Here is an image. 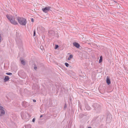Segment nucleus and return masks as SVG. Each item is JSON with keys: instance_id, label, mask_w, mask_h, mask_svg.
Returning <instances> with one entry per match:
<instances>
[{"instance_id": "nucleus-1", "label": "nucleus", "mask_w": 128, "mask_h": 128, "mask_svg": "<svg viewBox=\"0 0 128 128\" xmlns=\"http://www.w3.org/2000/svg\"><path fill=\"white\" fill-rule=\"evenodd\" d=\"M6 16L12 24L14 25H16L18 24L17 22L15 20V18L14 16H9L8 15H7Z\"/></svg>"}, {"instance_id": "nucleus-6", "label": "nucleus", "mask_w": 128, "mask_h": 128, "mask_svg": "<svg viewBox=\"0 0 128 128\" xmlns=\"http://www.w3.org/2000/svg\"><path fill=\"white\" fill-rule=\"evenodd\" d=\"M9 79V77L8 76H5V78L4 79V82H6L8 81Z\"/></svg>"}, {"instance_id": "nucleus-12", "label": "nucleus", "mask_w": 128, "mask_h": 128, "mask_svg": "<svg viewBox=\"0 0 128 128\" xmlns=\"http://www.w3.org/2000/svg\"><path fill=\"white\" fill-rule=\"evenodd\" d=\"M102 56H101L100 57V59L99 61V63H100L102 62Z\"/></svg>"}, {"instance_id": "nucleus-3", "label": "nucleus", "mask_w": 128, "mask_h": 128, "mask_svg": "<svg viewBox=\"0 0 128 128\" xmlns=\"http://www.w3.org/2000/svg\"><path fill=\"white\" fill-rule=\"evenodd\" d=\"M50 7H46L44 8H42V10L44 12L47 13L50 10Z\"/></svg>"}, {"instance_id": "nucleus-16", "label": "nucleus", "mask_w": 128, "mask_h": 128, "mask_svg": "<svg viewBox=\"0 0 128 128\" xmlns=\"http://www.w3.org/2000/svg\"><path fill=\"white\" fill-rule=\"evenodd\" d=\"M6 74L8 75H10L12 74L11 73L7 72L6 73Z\"/></svg>"}, {"instance_id": "nucleus-15", "label": "nucleus", "mask_w": 128, "mask_h": 128, "mask_svg": "<svg viewBox=\"0 0 128 128\" xmlns=\"http://www.w3.org/2000/svg\"><path fill=\"white\" fill-rule=\"evenodd\" d=\"M58 45H55V47L54 48L55 49H56L58 48Z\"/></svg>"}, {"instance_id": "nucleus-23", "label": "nucleus", "mask_w": 128, "mask_h": 128, "mask_svg": "<svg viewBox=\"0 0 128 128\" xmlns=\"http://www.w3.org/2000/svg\"><path fill=\"white\" fill-rule=\"evenodd\" d=\"M42 115H41L40 116V118H41V117H42Z\"/></svg>"}, {"instance_id": "nucleus-19", "label": "nucleus", "mask_w": 128, "mask_h": 128, "mask_svg": "<svg viewBox=\"0 0 128 128\" xmlns=\"http://www.w3.org/2000/svg\"><path fill=\"white\" fill-rule=\"evenodd\" d=\"M35 121V118H34L32 119V121L33 122H34Z\"/></svg>"}, {"instance_id": "nucleus-20", "label": "nucleus", "mask_w": 128, "mask_h": 128, "mask_svg": "<svg viewBox=\"0 0 128 128\" xmlns=\"http://www.w3.org/2000/svg\"><path fill=\"white\" fill-rule=\"evenodd\" d=\"M31 21L32 22H33L34 21V19L33 18H31Z\"/></svg>"}, {"instance_id": "nucleus-2", "label": "nucleus", "mask_w": 128, "mask_h": 128, "mask_svg": "<svg viewBox=\"0 0 128 128\" xmlns=\"http://www.w3.org/2000/svg\"><path fill=\"white\" fill-rule=\"evenodd\" d=\"M17 19L19 23L21 25L24 26L26 24V20L23 18L18 17Z\"/></svg>"}, {"instance_id": "nucleus-4", "label": "nucleus", "mask_w": 128, "mask_h": 128, "mask_svg": "<svg viewBox=\"0 0 128 128\" xmlns=\"http://www.w3.org/2000/svg\"><path fill=\"white\" fill-rule=\"evenodd\" d=\"M106 82L108 85H109L110 83V81L109 78L108 76H107L106 77Z\"/></svg>"}, {"instance_id": "nucleus-21", "label": "nucleus", "mask_w": 128, "mask_h": 128, "mask_svg": "<svg viewBox=\"0 0 128 128\" xmlns=\"http://www.w3.org/2000/svg\"><path fill=\"white\" fill-rule=\"evenodd\" d=\"M67 107L66 105V104H65L64 108H66Z\"/></svg>"}, {"instance_id": "nucleus-25", "label": "nucleus", "mask_w": 128, "mask_h": 128, "mask_svg": "<svg viewBox=\"0 0 128 128\" xmlns=\"http://www.w3.org/2000/svg\"><path fill=\"white\" fill-rule=\"evenodd\" d=\"M118 8H119V7L118 6L117 7Z\"/></svg>"}, {"instance_id": "nucleus-8", "label": "nucleus", "mask_w": 128, "mask_h": 128, "mask_svg": "<svg viewBox=\"0 0 128 128\" xmlns=\"http://www.w3.org/2000/svg\"><path fill=\"white\" fill-rule=\"evenodd\" d=\"M97 105V104H94L93 105V106H94V107H96H96H95V106H96V105ZM98 109H100L101 107H100V106H99L98 108V107L97 108H96V110H97Z\"/></svg>"}, {"instance_id": "nucleus-7", "label": "nucleus", "mask_w": 128, "mask_h": 128, "mask_svg": "<svg viewBox=\"0 0 128 128\" xmlns=\"http://www.w3.org/2000/svg\"><path fill=\"white\" fill-rule=\"evenodd\" d=\"M20 60L21 61V64L24 65L26 64V62L22 58H21L20 59Z\"/></svg>"}, {"instance_id": "nucleus-10", "label": "nucleus", "mask_w": 128, "mask_h": 128, "mask_svg": "<svg viewBox=\"0 0 128 128\" xmlns=\"http://www.w3.org/2000/svg\"><path fill=\"white\" fill-rule=\"evenodd\" d=\"M49 33L50 34H51L52 35H54V32L53 31H50L49 32Z\"/></svg>"}, {"instance_id": "nucleus-11", "label": "nucleus", "mask_w": 128, "mask_h": 128, "mask_svg": "<svg viewBox=\"0 0 128 128\" xmlns=\"http://www.w3.org/2000/svg\"><path fill=\"white\" fill-rule=\"evenodd\" d=\"M73 57V56L72 54H70L69 57L68 58V60H70L71 58H72Z\"/></svg>"}, {"instance_id": "nucleus-22", "label": "nucleus", "mask_w": 128, "mask_h": 128, "mask_svg": "<svg viewBox=\"0 0 128 128\" xmlns=\"http://www.w3.org/2000/svg\"><path fill=\"white\" fill-rule=\"evenodd\" d=\"M33 101L34 102H36V100H33Z\"/></svg>"}, {"instance_id": "nucleus-14", "label": "nucleus", "mask_w": 128, "mask_h": 128, "mask_svg": "<svg viewBox=\"0 0 128 128\" xmlns=\"http://www.w3.org/2000/svg\"><path fill=\"white\" fill-rule=\"evenodd\" d=\"M65 65L67 67H68L69 66V64L68 63H66V62L65 63Z\"/></svg>"}, {"instance_id": "nucleus-13", "label": "nucleus", "mask_w": 128, "mask_h": 128, "mask_svg": "<svg viewBox=\"0 0 128 128\" xmlns=\"http://www.w3.org/2000/svg\"><path fill=\"white\" fill-rule=\"evenodd\" d=\"M3 40V39L2 38L1 34H0V43Z\"/></svg>"}, {"instance_id": "nucleus-9", "label": "nucleus", "mask_w": 128, "mask_h": 128, "mask_svg": "<svg viewBox=\"0 0 128 128\" xmlns=\"http://www.w3.org/2000/svg\"><path fill=\"white\" fill-rule=\"evenodd\" d=\"M86 108L87 110H89L90 109V108L88 105H87L86 106Z\"/></svg>"}, {"instance_id": "nucleus-24", "label": "nucleus", "mask_w": 128, "mask_h": 128, "mask_svg": "<svg viewBox=\"0 0 128 128\" xmlns=\"http://www.w3.org/2000/svg\"><path fill=\"white\" fill-rule=\"evenodd\" d=\"M88 128H92L91 127H89Z\"/></svg>"}, {"instance_id": "nucleus-18", "label": "nucleus", "mask_w": 128, "mask_h": 128, "mask_svg": "<svg viewBox=\"0 0 128 128\" xmlns=\"http://www.w3.org/2000/svg\"><path fill=\"white\" fill-rule=\"evenodd\" d=\"M34 68L35 70H36L37 68L36 66L35 65Z\"/></svg>"}, {"instance_id": "nucleus-17", "label": "nucleus", "mask_w": 128, "mask_h": 128, "mask_svg": "<svg viewBox=\"0 0 128 128\" xmlns=\"http://www.w3.org/2000/svg\"><path fill=\"white\" fill-rule=\"evenodd\" d=\"M36 35V32L35 30H34V34L33 35V36H35Z\"/></svg>"}, {"instance_id": "nucleus-5", "label": "nucleus", "mask_w": 128, "mask_h": 128, "mask_svg": "<svg viewBox=\"0 0 128 128\" xmlns=\"http://www.w3.org/2000/svg\"><path fill=\"white\" fill-rule=\"evenodd\" d=\"M73 44L74 46H75L76 48H78L80 47V45L77 42H74L73 43Z\"/></svg>"}]
</instances>
